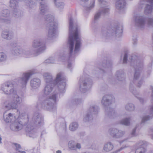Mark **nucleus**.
Wrapping results in <instances>:
<instances>
[{
	"instance_id": "39",
	"label": "nucleus",
	"mask_w": 153,
	"mask_h": 153,
	"mask_svg": "<svg viewBox=\"0 0 153 153\" xmlns=\"http://www.w3.org/2000/svg\"><path fill=\"white\" fill-rule=\"evenodd\" d=\"M134 105L133 103H128L125 106L126 109L128 111H131L133 109Z\"/></svg>"
},
{
	"instance_id": "51",
	"label": "nucleus",
	"mask_w": 153,
	"mask_h": 153,
	"mask_svg": "<svg viewBox=\"0 0 153 153\" xmlns=\"http://www.w3.org/2000/svg\"><path fill=\"white\" fill-rule=\"evenodd\" d=\"M34 6L35 5L33 4H30L29 5V7L30 8H32L34 7Z\"/></svg>"
},
{
	"instance_id": "50",
	"label": "nucleus",
	"mask_w": 153,
	"mask_h": 153,
	"mask_svg": "<svg viewBox=\"0 0 153 153\" xmlns=\"http://www.w3.org/2000/svg\"><path fill=\"white\" fill-rule=\"evenodd\" d=\"M142 84V81H139L137 84V86L138 87H140L141 85Z\"/></svg>"
},
{
	"instance_id": "37",
	"label": "nucleus",
	"mask_w": 153,
	"mask_h": 153,
	"mask_svg": "<svg viewBox=\"0 0 153 153\" xmlns=\"http://www.w3.org/2000/svg\"><path fill=\"white\" fill-rule=\"evenodd\" d=\"M10 11L7 9H4L2 12V16L5 17H8L10 16Z\"/></svg>"
},
{
	"instance_id": "30",
	"label": "nucleus",
	"mask_w": 153,
	"mask_h": 153,
	"mask_svg": "<svg viewBox=\"0 0 153 153\" xmlns=\"http://www.w3.org/2000/svg\"><path fill=\"white\" fill-rule=\"evenodd\" d=\"M113 146L112 143L110 142H108L104 145L103 149L106 152H109L113 148Z\"/></svg>"
},
{
	"instance_id": "44",
	"label": "nucleus",
	"mask_w": 153,
	"mask_h": 153,
	"mask_svg": "<svg viewBox=\"0 0 153 153\" xmlns=\"http://www.w3.org/2000/svg\"><path fill=\"white\" fill-rule=\"evenodd\" d=\"M134 82L132 81L131 82L129 86V90L133 94V92L134 91Z\"/></svg>"
},
{
	"instance_id": "31",
	"label": "nucleus",
	"mask_w": 153,
	"mask_h": 153,
	"mask_svg": "<svg viewBox=\"0 0 153 153\" xmlns=\"http://www.w3.org/2000/svg\"><path fill=\"white\" fill-rule=\"evenodd\" d=\"M131 119L127 118L122 120L120 121V124L126 126H129L130 125Z\"/></svg>"
},
{
	"instance_id": "54",
	"label": "nucleus",
	"mask_w": 153,
	"mask_h": 153,
	"mask_svg": "<svg viewBox=\"0 0 153 153\" xmlns=\"http://www.w3.org/2000/svg\"><path fill=\"white\" fill-rule=\"evenodd\" d=\"M134 130L133 129L132 130V132L131 133V135H132V137H133V136H134V135H133L134 134Z\"/></svg>"
},
{
	"instance_id": "56",
	"label": "nucleus",
	"mask_w": 153,
	"mask_h": 153,
	"mask_svg": "<svg viewBox=\"0 0 153 153\" xmlns=\"http://www.w3.org/2000/svg\"><path fill=\"white\" fill-rule=\"evenodd\" d=\"M83 2H86L88 1L89 0H81Z\"/></svg>"
},
{
	"instance_id": "52",
	"label": "nucleus",
	"mask_w": 153,
	"mask_h": 153,
	"mask_svg": "<svg viewBox=\"0 0 153 153\" xmlns=\"http://www.w3.org/2000/svg\"><path fill=\"white\" fill-rule=\"evenodd\" d=\"M138 100H140V102L141 103H143V101H144V100H143V99L142 98H138Z\"/></svg>"
},
{
	"instance_id": "18",
	"label": "nucleus",
	"mask_w": 153,
	"mask_h": 153,
	"mask_svg": "<svg viewBox=\"0 0 153 153\" xmlns=\"http://www.w3.org/2000/svg\"><path fill=\"white\" fill-rule=\"evenodd\" d=\"M115 101L114 96L111 95H106L102 97L101 103L104 106H107Z\"/></svg>"
},
{
	"instance_id": "9",
	"label": "nucleus",
	"mask_w": 153,
	"mask_h": 153,
	"mask_svg": "<svg viewBox=\"0 0 153 153\" xmlns=\"http://www.w3.org/2000/svg\"><path fill=\"white\" fill-rule=\"evenodd\" d=\"M11 53L14 56H23L26 58L29 57L32 54V53L29 51L18 46L13 48Z\"/></svg>"
},
{
	"instance_id": "7",
	"label": "nucleus",
	"mask_w": 153,
	"mask_h": 153,
	"mask_svg": "<svg viewBox=\"0 0 153 153\" xmlns=\"http://www.w3.org/2000/svg\"><path fill=\"white\" fill-rule=\"evenodd\" d=\"M123 28L122 25H120L119 26L113 30V32L112 31L111 34L109 33L111 32L110 30L105 29L102 31V35L105 37H107L111 36L115 37H119L122 36Z\"/></svg>"
},
{
	"instance_id": "23",
	"label": "nucleus",
	"mask_w": 153,
	"mask_h": 153,
	"mask_svg": "<svg viewBox=\"0 0 153 153\" xmlns=\"http://www.w3.org/2000/svg\"><path fill=\"white\" fill-rule=\"evenodd\" d=\"M115 77L117 80L122 81L125 80V76L123 71L120 70L117 71L115 74Z\"/></svg>"
},
{
	"instance_id": "47",
	"label": "nucleus",
	"mask_w": 153,
	"mask_h": 153,
	"mask_svg": "<svg viewBox=\"0 0 153 153\" xmlns=\"http://www.w3.org/2000/svg\"><path fill=\"white\" fill-rule=\"evenodd\" d=\"M150 118V117L148 116H145L143 117L142 119V122L144 123L149 120Z\"/></svg>"
},
{
	"instance_id": "53",
	"label": "nucleus",
	"mask_w": 153,
	"mask_h": 153,
	"mask_svg": "<svg viewBox=\"0 0 153 153\" xmlns=\"http://www.w3.org/2000/svg\"><path fill=\"white\" fill-rule=\"evenodd\" d=\"M71 63H69L68 64V68H70L71 67Z\"/></svg>"
},
{
	"instance_id": "45",
	"label": "nucleus",
	"mask_w": 153,
	"mask_h": 153,
	"mask_svg": "<svg viewBox=\"0 0 153 153\" xmlns=\"http://www.w3.org/2000/svg\"><path fill=\"white\" fill-rule=\"evenodd\" d=\"M0 22H4L6 23H9L10 22V19H0Z\"/></svg>"
},
{
	"instance_id": "3",
	"label": "nucleus",
	"mask_w": 153,
	"mask_h": 153,
	"mask_svg": "<svg viewBox=\"0 0 153 153\" xmlns=\"http://www.w3.org/2000/svg\"><path fill=\"white\" fill-rule=\"evenodd\" d=\"M3 118L6 123L12 122L10 126V129L14 131L20 130L27 124L29 120L28 115L26 114H22L16 117L11 113L8 114L5 112L3 114Z\"/></svg>"
},
{
	"instance_id": "38",
	"label": "nucleus",
	"mask_w": 153,
	"mask_h": 153,
	"mask_svg": "<svg viewBox=\"0 0 153 153\" xmlns=\"http://www.w3.org/2000/svg\"><path fill=\"white\" fill-rule=\"evenodd\" d=\"M95 0H91L90 4L89 6L87 7H85V9L87 10H89L94 7Z\"/></svg>"
},
{
	"instance_id": "46",
	"label": "nucleus",
	"mask_w": 153,
	"mask_h": 153,
	"mask_svg": "<svg viewBox=\"0 0 153 153\" xmlns=\"http://www.w3.org/2000/svg\"><path fill=\"white\" fill-rule=\"evenodd\" d=\"M81 101L82 100L81 99H77L73 100L72 102L74 104H77L81 102Z\"/></svg>"
},
{
	"instance_id": "12",
	"label": "nucleus",
	"mask_w": 153,
	"mask_h": 153,
	"mask_svg": "<svg viewBox=\"0 0 153 153\" xmlns=\"http://www.w3.org/2000/svg\"><path fill=\"white\" fill-rule=\"evenodd\" d=\"M92 84V81L90 79L87 78H85L82 77L80 78L79 81V89L80 91L85 92L91 87Z\"/></svg>"
},
{
	"instance_id": "36",
	"label": "nucleus",
	"mask_w": 153,
	"mask_h": 153,
	"mask_svg": "<svg viewBox=\"0 0 153 153\" xmlns=\"http://www.w3.org/2000/svg\"><path fill=\"white\" fill-rule=\"evenodd\" d=\"M125 131H124L119 130L117 129L116 138H119L122 137L125 134Z\"/></svg>"
},
{
	"instance_id": "5",
	"label": "nucleus",
	"mask_w": 153,
	"mask_h": 153,
	"mask_svg": "<svg viewBox=\"0 0 153 153\" xmlns=\"http://www.w3.org/2000/svg\"><path fill=\"white\" fill-rule=\"evenodd\" d=\"M45 19L47 22V27L48 28V36L49 39L55 37L56 35V30L57 24L53 22V16L50 15L45 16Z\"/></svg>"
},
{
	"instance_id": "28",
	"label": "nucleus",
	"mask_w": 153,
	"mask_h": 153,
	"mask_svg": "<svg viewBox=\"0 0 153 153\" xmlns=\"http://www.w3.org/2000/svg\"><path fill=\"white\" fill-rule=\"evenodd\" d=\"M53 89V84H46L43 90L44 94L45 95L49 94L52 91Z\"/></svg>"
},
{
	"instance_id": "40",
	"label": "nucleus",
	"mask_w": 153,
	"mask_h": 153,
	"mask_svg": "<svg viewBox=\"0 0 153 153\" xmlns=\"http://www.w3.org/2000/svg\"><path fill=\"white\" fill-rule=\"evenodd\" d=\"M112 64V62L111 61H106V64H103V66L105 68H110L111 67Z\"/></svg>"
},
{
	"instance_id": "1",
	"label": "nucleus",
	"mask_w": 153,
	"mask_h": 153,
	"mask_svg": "<svg viewBox=\"0 0 153 153\" xmlns=\"http://www.w3.org/2000/svg\"><path fill=\"white\" fill-rule=\"evenodd\" d=\"M69 35L67 44L68 52L62 56L55 55L50 57L45 61V63H57L65 59L73 60L75 53L79 51L81 43L78 27L71 16L69 17Z\"/></svg>"
},
{
	"instance_id": "27",
	"label": "nucleus",
	"mask_w": 153,
	"mask_h": 153,
	"mask_svg": "<svg viewBox=\"0 0 153 153\" xmlns=\"http://www.w3.org/2000/svg\"><path fill=\"white\" fill-rule=\"evenodd\" d=\"M1 36L3 39L9 40L13 37V34L12 32L7 30H4L2 32Z\"/></svg>"
},
{
	"instance_id": "34",
	"label": "nucleus",
	"mask_w": 153,
	"mask_h": 153,
	"mask_svg": "<svg viewBox=\"0 0 153 153\" xmlns=\"http://www.w3.org/2000/svg\"><path fill=\"white\" fill-rule=\"evenodd\" d=\"M78 126V124L77 123H73L70 125L69 128L70 130L73 131L77 128Z\"/></svg>"
},
{
	"instance_id": "15",
	"label": "nucleus",
	"mask_w": 153,
	"mask_h": 153,
	"mask_svg": "<svg viewBox=\"0 0 153 153\" xmlns=\"http://www.w3.org/2000/svg\"><path fill=\"white\" fill-rule=\"evenodd\" d=\"M10 6L13 9V13L15 17H17L21 16V12L18 9V4L17 0H10Z\"/></svg>"
},
{
	"instance_id": "6",
	"label": "nucleus",
	"mask_w": 153,
	"mask_h": 153,
	"mask_svg": "<svg viewBox=\"0 0 153 153\" xmlns=\"http://www.w3.org/2000/svg\"><path fill=\"white\" fill-rule=\"evenodd\" d=\"M58 94L54 91L53 94L42 102L41 107L44 109L50 110L53 108L54 104L58 100Z\"/></svg>"
},
{
	"instance_id": "4",
	"label": "nucleus",
	"mask_w": 153,
	"mask_h": 153,
	"mask_svg": "<svg viewBox=\"0 0 153 153\" xmlns=\"http://www.w3.org/2000/svg\"><path fill=\"white\" fill-rule=\"evenodd\" d=\"M43 76L46 84H53V82L54 84L57 85L58 89L60 92H62L65 90L67 80L62 72L57 73L55 79L53 81L52 76L50 73L45 72L44 73Z\"/></svg>"
},
{
	"instance_id": "21",
	"label": "nucleus",
	"mask_w": 153,
	"mask_h": 153,
	"mask_svg": "<svg viewBox=\"0 0 153 153\" xmlns=\"http://www.w3.org/2000/svg\"><path fill=\"white\" fill-rule=\"evenodd\" d=\"M116 8L119 11H123L126 7V3L125 0H116Z\"/></svg>"
},
{
	"instance_id": "33",
	"label": "nucleus",
	"mask_w": 153,
	"mask_h": 153,
	"mask_svg": "<svg viewBox=\"0 0 153 153\" xmlns=\"http://www.w3.org/2000/svg\"><path fill=\"white\" fill-rule=\"evenodd\" d=\"M54 2L56 6L59 10L63 9L64 4L63 2L57 0H54Z\"/></svg>"
},
{
	"instance_id": "20",
	"label": "nucleus",
	"mask_w": 153,
	"mask_h": 153,
	"mask_svg": "<svg viewBox=\"0 0 153 153\" xmlns=\"http://www.w3.org/2000/svg\"><path fill=\"white\" fill-rule=\"evenodd\" d=\"M109 11V9L108 7L102 8L97 12L94 16V21L95 22L97 21L100 17L102 14H106L108 13Z\"/></svg>"
},
{
	"instance_id": "26",
	"label": "nucleus",
	"mask_w": 153,
	"mask_h": 153,
	"mask_svg": "<svg viewBox=\"0 0 153 153\" xmlns=\"http://www.w3.org/2000/svg\"><path fill=\"white\" fill-rule=\"evenodd\" d=\"M68 147L70 149L73 150H76L81 148V146L80 143H76L73 141H71L69 142Z\"/></svg>"
},
{
	"instance_id": "14",
	"label": "nucleus",
	"mask_w": 153,
	"mask_h": 153,
	"mask_svg": "<svg viewBox=\"0 0 153 153\" xmlns=\"http://www.w3.org/2000/svg\"><path fill=\"white\" fill-rule=\"evenodd\" d=\"M34 74L32 71H30L28 72L24 73L22 76L20 77L18 80L19 85L23 88L26 86L27 81L30 77Z\"/></svg>"
},
{
	"instance_id": "41",
	"label": "nucleus",
	"mask_w": 153,
	"mask_h": 153,
	"mask_svg": "<svg viewBox=\"0 0 153 153\" xmlns=\"http://www.w3.org/2000/svg\"><path fill=\"white\" fill-rule=\"evenodd\" d=\"M151 88L152 90V100H153V86H151ZM150 114H152L153 115V104L150 106Z\"/></svg>"
},
{
	"instance_id": "48",
	"label": "nucleus",
	"mask_w": 153,
	"mask_h": 153,
	"mask_svg": "<svg viewBox=\"0 0 153 153\" xmlns=\"http://www.w3.org/2000/svg\"><path fill=\"white\" fill-rule=\"evenodd\" d=\"M149 132L150 135L151 136V138L153 140V129H150Z\"/></svg>"
},
{
	"instance_id": "8",
	"label": "nucleus",
	"mask_w": 153,
	"mask_h": 153,
	"mask_svg": "<svg viewBox=\"0 0 153 153\" xmlns=\"http://www.w3.org/2000/svg\"><path fill=\"white\" fill-rule=\"evenodd\" d=\"M33 53H38L42 52L46 49L45 43L42 40L40 39H34L32 44Z\"/></svg>"
},
{
	"instance_id": "11",
	"label": "nucleus",
	"mask_w": 153,
	"mask_h": 153,
	"mask_svg": "<svg viewBox=\"0 0 153 153\" xmlns=\"http://www.w3.org/2000/svg\"><path fill=\"white\" fill-rule=\"evenodd\" d=\"M148 145V143L145 141H138L136 143L135 153H146L147 151L146 147ZM148 153H153V150L149 151Z\"/></svg>"
},
{
	"instance_id": "60",
	"label": "nucleus",
	"mask_w": 153,
	"mask_h": 153,
	"mask_svg": "<svg viewBox=\"0 0 153 153\" xmlns=\"http://www.w3.org/2000/svg\"><path fill=\"white\" fill-rule=\"evenodd\" d=\"M152 39H153V38Z\"/></svg>"
},
{
	"instance_id": "25",
	"label": "nucleus",
	"mask_w": 153,
	"mask_h": 153,
	"mask_svg": "<svg viewBox=\"0 0 153 153\" xmlns=\"http://www.w3.org/2000/svg\"><path fill=\"white\" fill-rule=\"evenodd\" d=\"M146 19L143 16H137L135 19V24L140 27H143L144 26Z\"/></svg>"
},
{
	"instance_id": "43",
	"label": "nucleus",
	"mask_w": 153,
	"mask_h": 153,
	"mask_svg": "<svg viewBox=\"0 0 153 153\" xmlns=\"http://www.w3.org/2000/svg\"><path fill=\"white\" fill-rule=\"evenodd\" d=\"M147 24L149 26H153V17L148 18L147 19Z\"/></svg>"
},
{
	"instance_id": "16",
	"label": "nucleus",
	"mask_w": 153,
	"mask_h": 153,
	"mask_svg": "<svg viewBox=\"0 0 153 153\" xmlns=\"http://www.w3.org/2000/svg\"><path fill=\"white\" fill-rule=\"evenodd\" d=\"M32 121V122L37 126H39L43 124V118L39 113H36L34 114Z\"/></svg>"
},
{
	"instance_id": "49",
	"label": "nucleus",
	"mask_w": 153,
	"mask_h": 153,
	"mask_svg": "<svg viewBox=\"0 0 153 153\" xmlns=\"http://www.w3.org/2000/svg\"><path fill=\"white\" fill-rule=\"evenodd\" d=\"M98 1L99 2L100 4L105 5L107 4V3L104 0H98Z\"/></svg>"
},
{
	"instance_id": "61",
	"label": "nucleus",
	"mask_w": 153,
	"mask_h": 153,
	"mask_svg": "<svg viewBox=\"0 0 153 153\" xmlns=\"http://www.w3.org/2000/svg\"><path fill=\"white\" fill-rule=\"evenodd\" d=\"M53 1H54V0H53Z\"/></svg>"
},
{
	"instance_id": "22",
	"label": "nucleus",
	"mask_w": 153,
	"mask_h": 153,
	"mask_svg": "<svg viewBox=\"0 0 153 153\" xmlns=\"http://www.w3.org/2000/svg\"><path fill=\"white\" fill-rule=\"evenodd\" d=\"M41 83V80L38 78H34L30 81V85L34 89L38 88L40 86Z\"/></svg>"
},
{
	"instance_id": "59",
	"label": "nucleus",
	"mask_w": 153,
	"mask_h": 153,
	"mask_svg": "<svg viewBox=\"0 0 153 153\" xmlns=\"http://www.w3.org/2000/svg\"><path fill=\"white\" fill-rule=\"evenodd\" d=\"M123 148H122V147H121L120 149L119 150V151H120V150H122Z\"/></svg>"
},
{
	"instance_id": "19",
	"label": "nucleus",
	"mask_w": 153,
	"mask_h": 153,
	"mask_svg": "<svg viewBox=\"0 0 153 153\" xmlns=\"http://www.w3.org/2000/svg\"><path fill=\"white\" fill-rule=\"evenodd\" d=\"M147 1H149L150 4H146L145 8L144 13L146 15H148L152 12L153 9V0H141V3L142 4H144V2Z\"/></svg>"
},
{
	"instance_id": "24",
	"label": "nucleus",
	"mask_w": 153,
	"mask_h": 153,
	"mask_svg": "<svg viewBox=\"0 0 153 153\" xmlns=\"http://www.w3.org/2000/svg\"><path fill=\"white\" fill-rule=\"evenodd\" d=\"M25 130L30 137H33L36 133L35 129L30 123H29L26 126Z\"/></svg>"
},
{
	"instance_id": "13",
	"label": "nucleus",
	"mask_w": 153,
	"mask_h": 153,
	"mask_svg": "<svg viewBox=\"0 0 153 153\" xmlns=\"http://www.w3.org/2000/svg\"><path fill=\"white\" fill-rule=\"evenodd\" d=\"M99 107L97 105H92L89 108L84 118L85 121H90L92 119V116L97 114L99 111Z\"/></svg>"
},
{
	"instance_id": "57",
	"label": "nucleus",
	"mask_w": 153,
	"mask_h": 153,
	"mask_svg": "<svg viewBox=\"0 0 153 153\" xmlns=\"http://www.w3.org/2000/svg\"><path fill=\"white\" fill-rule=\"evenodd\" d=\"M56 153H61V152L60 150L57 151L56 152Z\"/></svg>"
},
{
	"instance_id": "2",
	"label": "nucleus",
	"mask_w": 153,
	"mask_h": 153,
	"mask_svg": "<svg viewBox=\"0 0 153 153\" xmlns=\"http://www.w3.org/2000/svg\"><path fill=\"white\" fill-rule=\"evenodd\" d=\"M1 90L4 93L11 95L12 99L4 103V107L7 110L16 109L18 107L17 104H20L22 101L19 91L15 89L13 84L10 82H6L2 85Z\"/></svg>"
},
{
	"instance_id": "42",
	"label": "nucleus",
	"mask_w": 153,
	"mask_h": 153,
	"mask_svg": "<svg viewBox=\"0 0 153 153\" xmlns=\"http://www.w3.org/2000/svg\"><path fill=\"white\" fill-rule=\"evenodd\" d=\"M13 147L15 148L16 151L19 152V150L21 148V147L20 144L16 143H13Z\"/></svg>"
},
{
	"instance_id": "10",
	"label": "nucleus",
	"mask_w": 153,
	"mask_h": 153,
	"mask_svg": "<svg viewBox=\"0 0 153 153\" xmlns=\"http://www.w3.org/2000/svg\"><path fill=\"white\" fill-rule=\"evenodd\" d=\"M136 64L135 70L134 71V82L135 79H137L139 77L140 73L143 68V62L142 60L139 56L134 54V63Z\"/></svg>"
},
{
	"instance_id": "17",
	"label": "nucleus",
	"mask_w": 153,
	"mask_h": 153,
	"mask_svg": "<svg viewBox=\"0 0 153 153\" xmlns=\"http://www.w3.org/2000/svg\"><path fill=\"white\" fill-rule=\"evenodd\" d=\"M133 54L129 51H127L124 53L123 56V64L127 62L131 64L134 62Z\"/></svg>"
},
{
	"instance_id": "35",
	"label": "nucleus",
	"mask_w": 153,
	"mask_h": 153,
	"mask_svg": "<svg viewBox=\"0 0 153 153\" xmlns=\"http://www.w3.org/2000/svg\"><path fill=\"white\" fill-rule=\"evenodd\" d=\"M7 59L6 54L4 52L0 51V62L5 61Z\"/></svg>"
},
{
	"instance_id": "29",
	"label": "nucleus",
	"mask_w": 153,
	"mask_h": 153,
	"mask_svg": "<svg viewBox=\"0 0 153 153\" xmlns=\"http://www.w3.org/2000/svg\"><path fill=\"white\" fill-rule=\"evenodd\" d=\"M116 113L114 110L112 108H107L106 111V116L110 118H113L116 116Z\"/></svg>"
},
{
	"instance_id": "55",
	"label": "nucleus",
	"mask_w": 153,
	"mask_h": 153,
	"mask_svg": "<svg viewBox=\"0 0 153 153\" xmlns=\"http://www.w3.org/2000/svg\"><path fill=\"white\" fill-rule=\"evenodd\" d=\"M19 152H21V153H26L24 151H21L20 150L19 151Z\"/></svg>"
},
{
	"instance_id": "32",
	"label": "nucleus",
	"mask_w": 153,
	"mask_h": 153,
	"mask_svg": "<svg viewBox=\"0 0 153 153\" xmlns=\"http://www.w3.org/2000/svg\"><path fill=\"white\" fill-rule=\"evenodd\" d=\"M117 131V128H112L109 129L108 132L110 135L111 137L114 138H116Z\"/></svg>"
},
{
	"instance_id": "58",
	"label": "nucleus",
	"mask_w": 153,
	"mask_h": 153,
	"mask_svg": "<svg viewBox=\"0 0 153 153\" xmlns=\"http://www.w3.org/2000/svg\"><path fill=\"white\" fill-rule=\"evenodd\" d=\"M1 139H1V137H0V143H1Z\"/></svg>"
}]
</instances>
